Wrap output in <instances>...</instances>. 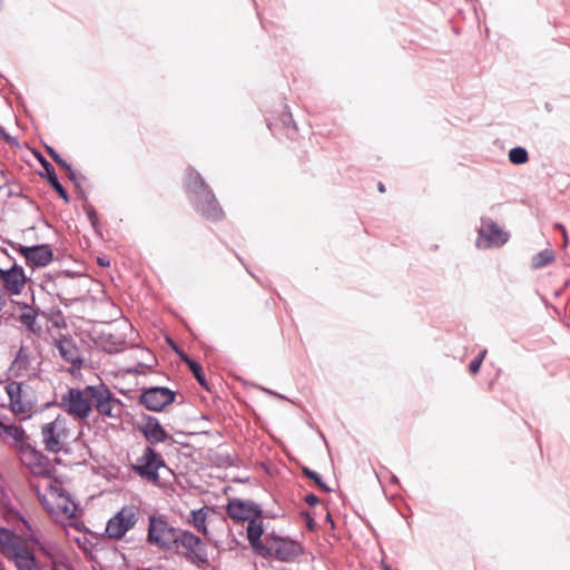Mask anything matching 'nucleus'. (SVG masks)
Instances as JSON below:
<instances>
[{
  "label": "nucleus",
  "mask_w": 570,
  "mask_h": 570,
  "mask_svg": "<svg viewBox=\"0 0 570 570\" xmlns=\"http://www.w3.org/2000/svg\"><path fill=\"white\" fill-rule=\"evenodd\" d=\"M200 187L202 196L199 198L193 199L197 212H199L202 216L205 217L206 219H220L224 213L215 195L212 193V190L208 188L205 181L200 180Z\"/></svg>",
  "instance_id": "obj_14"
},
{
  "label": "nucleus",
  "mask_w": 570,
  "mask_h": 570,
  "mask_svg": "<svg viewBox=\"0 0 570 570\" xmlns=\"http://www.w3.org/2000/svg\"><path fill=\"white\" fill-rule=\"evenodd\" d=\"M554 261V254L550 249H544L538 253L532 258V267L538 269L547 266L548 264L552 263Z\"/></svg>",
  "instance_id": "obj_25"
},
{
  "label": "nucleus",
  "mask_w": 570,
  "mask_h": 570,
  "mask_svg": "<svg viewBox=\"0 0 570 570\" xmlns=\"http://www.w3.org/2000/svg\"><path fill=\"white\" fill-rule=\"evenodd\" d=\"M487 354V351H482L478 357H475L474 360L471 361L470 365H469V370L472 374H476L481 367V364L483 362V358Z\"/></svg>",
  "instance_id": "obj_33"
},
{
  "label": "nucleus",
  "mask_w": 570,
  "mask_h": 570,
  "mask_svg": "<svg viewBox=\"0 0 570 570\" xmlns=\"http://www.w3.org/2000/svg\"><path fill=\"white\" fill-rule=\"evenodd\" d=\"M8 556L13 559L18 570H39L36 561V544L38 539L7 538Z\"/></svg>",
  "instance_id": "obj_5"
},
{
  "label": "nucleus",
  "mask_w": 570,
  "mask_h": 570,
  "mask_svg": "<svg viewBox=\"0 0 570 570\" xmlns=\"http://www.w3.org/2000/svg\"><path fill=\"white\" fill-rule=\"evenodd\" d=\"M70 434L71 431L68 426V420L62 415H58L55 420L41 426V443L49 453L58 454L66 452L71 436Z\"/></svg>",
  "instance_id": "obj_3"
},
{
  "label": "nucleus",
  "mask_w": 570,
  "mask_h": 570,
  "mask_svg": "<svg viewBox=\"0 0 570 570\" xmlns=\"http://www.w3.org/2000/svg\"><path fill=\"white\" fill-rule=\"evenodd\" d=\"M23 465L32 474L30 487L45 510L53 518L71 519L76 512V504L55 476L56 466L52 461L41 451L27 450Z\"/></svg>",
  "instance_id": "obj_1"
},
{
  "label": "nucleus",
  "mask_w": 570,
  "mask_h": 570,
  "mask_svg": "<svg viewBox=\"0 0 570 570\" xmlns=\"http://www.w3.org/2000/svg\"><path fill=\"white\" fill-rule=\"evenodd\" d=\"M558 227L564 233L563 226L559 225Z\"/></svg>",
  "instance_id": "obj_38"
},
{
  "label": "nucleus",
  "mask_w": 570,
  "mask_h": 570,
  "mask_svg": "<svg viewBox=\"0 0 570 570\" xmlns=\"http://www.w3.org/2000/svg\"><path fill=\"white\" fill-rule=\"evenodd\" d=\"M100 341L102 350L109 354L119 353L124 351L126 346L125 338L117 334H104Z\"/></svg>",
  "instance_id": "obj_21"
},
{
  "label": "nucleus",
  "mask_w": 570,
  "mask_h": 570,
  "mask_svg": "<svg viewBox=\"0 0 570 570\" xmlns=\"http://www.w3.org/2000/svg\"><path fill=\"white\" fill-rule=\"evenodd\" d=\"M47 153L59 166L68 171L70 179H75V171L72 170L71 166L66 160H63L52 147L48 146Z\"/></svg>",
  "instance_id": "obj_31"
},
{
  "label": "nucleus",
  "mask_w": 570,
  "mask_h": 570,
  "mask_svg": "<svg viewBox=\"0 0 570 570\" xmlns=\"http://www.w3.org/2000/svg\"><path fill=\"white\" fill-rule=\"evenodd\" d=\"M7 538H20V537L13 534L12 532L8 531L7 529H3V528L0 529V544L2 546L3 550L8 553V544L6 543V541H8Z\"/></svg>",
  "instance_id": "obj_34"
},
{
  "label": "nucleus",
  "mask_w": 570,
  "mask_h": 570,
  "mask_svg": "<svg viewBox=\"0 0 570 570\" xmlns=\"http://www.w3.org/2000/svg\"><path fill=\"white\" fill-rule=\"evenodd\" d=\"M140 518V509L136 504L124 505L106 525V534L109 539H122L128 531L134 529Z\"/></svg>",
  "instance_id": "obj_6"
},
{
  "label": "nucleus",
  "mask_w": 570,
  "mask_h": 570,
  "mask_svg": "<svg viewBox=\"0 0 570 570\" xmlns=\"http://www.w3.org/2000/svg\"><path fill=\"white\" fill-rule=\"evenodd\" d=\"M60 356L75 368H80L82 357L79 348L71 340L62 338L57 344Z\"/></svg>",
  "instance_id": "obj_19"
},
{
  "label": "nucleus",
  "mask_w": 570,
  "mask_h": 570,
  "mask_svg": "<svg viewBox=\"0 0 570 570\" xmlns=\"http://www.w3.org/2000/svg\"><path fill=\"white\" fill-rule=\"evenodd\" d=\"M206 517L207 513L205 512L204 509L191 511L190 523L198 532H202L204 534L207 533Z\"/></svg>",
  "instance_id": "obj_27"
},
{
  "label": "nucleus",
  "mask_w": 570,
  "mask_h": 570,
  "mask_svg": "<svg viewBox=\"0 0 570 570\" xmlns=\"http://www.w3.org/2000/svg\"><path fill=\"white\" fill-rule=\"evenodd\" d=\"M256 519L257 518L248 520L247 525V539L253 547H257L258 543H261V537L263 534L262 522H258Z\"/></svg>",
  "instance_id": "obj_23"
},
{
  "label": "nucleus",
  "mask_w": 570,
  "mask_h": 570,
  "mask_svg": "<svg viewBox=\"0 0 570 570\" xmlns=\"http://www.w3.org/2000/svg\"><path fill=\"white\" fill-rule=\"evenodd\" d=\"M58 406L75 420H86L95 409L106 417H119L122 403L102 383L83 389L69 387L60 395Z\"/></svg>",
  "instance_id": "obj_2"
},
{
  "label": "nucleus",
  "mask_w": 570,
  "mask_h": 570,
  "mask_svg": "<svg viewBox=\"0 0 570 570\" xmlns=\"http://www.w3.org/2000/svg\"><path fill=\"white\" fill-rule=\"evenodd\" d=\"M264 548L268 554L282 561H289L299 553V546L295 541L277 535H266Z\"/></svg>",
  "instance_id": "obj_12"
},
{
  "label": "nucleus",
  "mask_w": 570,
  "mask_h": 570,
  "mask_svg": "<svg viewBox=\"0 0 570 570\" xmlns=\"http://www.w3.org/2000/svg\"><path fill=\"white\" fill-rule=\"evenodd\" d=\"M509 160L514 165H523L529 160L528 151L523 147H514L509 151Z\"/></svg>",
  "instance_id": "obj_29"
},
{
  "label": "nucleus",
  "mask_w": 570,
  "mask_h": 570,
  "mask_svg": "<svg viewBox=\"0 0 570 570\" xmlns=\"http://www.w3.org/2000/svg\"><path fill=\"white\" fill-rule=\"evenodd\" d=\"M305 502H306L308 505L314 507V505H316V504L320 502V500H318V498H317L315 494L309 493V494H307V495L305 497Z\"/></svg>",
  "instance_id": "obj_35"
},
{
  "label": "nucleus",
  "mask_w": 570,
  "mask_h": 570,
  "mask_svg": "<svg viewBox=\"0 0 570 570\" xmlns=\"http://www.w3.org/2000/svg\"><path fill=\"white\" fill-rule=\"evenodd\" d=\"M176 393L167 387H148L139 395V403L147 410L160 412L175 401Z\"/></svg>",
  "instance_id": "obj_11"
},
{
  "label": "nucleus",
  "mask_w": 570,
  "mask_h": 570,
  "mask_svg": "<svg viewBox=\"0 0 570 570\" xmlns=\"http://www.w3.org/2000/svg\"><path fill=\"white\" fill-rule=\"evenodd\" d=\"M508 242V234L493 220L483 219L479 228L476 246L479 248L499 247Z\"/></svg>",
  "instance_id": "obj_13"
},
{
  "label": "nucleus",
  "mask_w": 570,
  "mask_h": 570,
  "mask_svg": "<svg viewBox=\"0 0 570 570\" xmlns=\"http://www.w3.org/2000/svg\"><path fill=\"white\" fill-rule=\"evenodd\" d=\"M98 263L101 266H108L109 265V261L106 259L105 257L104 258H98Z\"/></svg>",
  "instance_id": "obj_36"
},
{
  "label": "nucleus",
  "mask_w": 570,
  "mask_h": 570,
  "mask_svg": "<svg viewBox=\"0 0 570 570\" xmlns=\"http://www.w3.org/2000/svg\"><path fill=\"white\" fill-rule=\"evenodd\" d=\"M19 321L28 330L35 332V326L37 323V312L30 306L26 305L24 311L19 315Z\"/></svg>",
  "instance_id": "obj_26"
},
{
  "label": "nucleus",
  "mask_w": 570,
  "mask_h": 570,
  "mask_svg": "<svg viewBox=\"0 0 570 570\" xmlns=\"http://www.w3.org/2000/svg\"><path fill=\"white\" fill-rule=\"evenodd\" d=\"M175 543L180 544L185 549V557L191 563H208V553L205 543L190 531L180 530Z\"/></svg>",
  "instance_id": "obj_9"
},
{
  "label": "nucleus",
  "mask_w": 570,
  "mask_h": 570,
  "mask_svg": "<svg viewBox=\"0 0 570 570\" xmlns=\"http://www.w3.org/2000/svg\"><path fill=\"white\" fill-rule=\"evenodd\" d=\"M11 407L18 414H28L36 405V396L30 386L20 382H10L6 386Z\"/></svg>",
  "instance_id": "obj_8"
},
{
  "label": "nucleus",
  "mask_w": 570,
  "mask_h": 570,
  "mask_svg": "<svg viewBox=\"0 0 570 570\" xmlns=\"http://www.w3.org/2000/svg\"><path fill=\"white\" fill-rule=\"evenodd\" d=\"M39 550L46 558L52 560L53 567H56V556L58 553V548L55 544L43 543L38 540V544H36V551Z\"/></svg>",
  "instance_id": "obj_30"
},
{
  "label": "nucleus",
  "mask_w": 570,
  "mask_h": 570,
  "mask_svg": "<svg viewBox=\"0 0 570 570\" xmlns=\"http://www.w3.org/2000/svg\"><path fill=\"white\" fill-rule=\"evenodd\" d=\"M200 180L204 181L198 173L189 171L186 178L187 190L193 194V199L202 196Z\"/></svg>",
  "instance_id": "obj_24"
},
{
  "label": "nucleus",
  "mask_w": 570,
  "mask_h": 570,
  "mask_svg": "<svg viewBox=\"0 0 570 570\" xmlns=\"http://www.w3.org/2000/svg\"><path fill=\"white\" fill-rule=\"evenodd\" d=\"M180 530L170 527L163 518L149 517L148 542L159 548H170Z\"/></svg>",
  "instance_id": "obj_7"
},
{
  "label": "nucleus",
  "mask_w": 570,
  "mask_h": 570,
  "mask_svg": "<svg viewBox=\"0 0 570 570\" xmlns=\"http://www.w3.org/2000/svg\"><path fill=\"white\" fill-rule=\"evenodd\" d=\"M20 253L27 262L37 267L47 266L53 257L52 249L49 245L21 246Z\"/></svg>",
  "instance_id": "obj_18"
},
{
  "label": "nucleus",
  "mask_w": 570,
  "mask_h": 570,
  "mask_svg": "<svg viewBox=\"0 0 570 570\" xmlns=\"http://www.w3.org/2000/svg\"><path fill=\"white\" fill-rule=\"evenodd\" d=\"M32 354L28 347L21 346L17 353V356L12 363V370L17 372V375H27L32 364Z\"/></svg>",
  "instance_id": "obj_20"
},
{
  "label": "nucleus",
  "mask_w": 570,
  "mask_h": 570,
  "mask_svg": "<svg viewBox=\"0 0 570 570\" xmlns=\"http://www.w3.org/2000/svg\"><path fill=\"white\" fill-rule=\"evenodd\" d=\"M0 438L8 444L19 450L20 461L23 464V455L27 450L38 451L26 435L24 430L9 420H0Z\"/></svg>",
  "instance_id": "obj_10"
},
{
  "label": "nucleus",
  "mask_w": 570,
  "mask_h": 570,
  "mask_svg": "<svg viewBox=\"0 0 570 570\" xmlns=\"http://www.w3.org/2000/svg\"><path fill=\"white\" fill-rule=\"evenodd\" d=\"M137 429L150 445L166 442L169 439V434L161 426L159 420L151 415H145Z\"/></svg>",
  "instance_id": "obj_15"
},
{
  "label": "nucleus",
  "mask_w": 570,
  "mask_h": 570,
  "mask_svg": "<svg viewBox=\"0 0 570 570\" xmlns=\"http://www.w3.org/2000/svg\"><path fill=\"white\" fill-rule=\"evenodd\" d=\"M40 163H41L42 167L45 168V170L47 173V179H48L49 184L51 185V187L59 194V196L66 203H68L69 202V197H68L67 190L60 184V181H59V179L57 177V174L55 171L53 166L49 161H47L45 158H41Z\"/></svg>",
  "instance_id": "obj_22"
},
{
  "label": "nucleus",
  "mask_w": 570,
  "mask_h": 570,
  "mask_svg": "<svg viewBox=\"0 0 570 570\" xmlns=\"http://www.w3.org/2000/svg\"><path fill=\"white\" fill-rule=\"evenodd\" d=\"M183 360L188 365L189 370L193 372L194 376L198 381V383L203 386H206V379L203 373V367L196 361L189 358L188 356H183Z\"/></svg>",
  "instance_id": "obj_28"
},
{
  "label": "nucleus",
  "mask_w": 570,
  "mask_h": 570,
  "mask_svg": "<svg viewBox=\"0 0 570 570\" xmlns=\"http://www.w3.org/2000/svg\"><path fill=\"white\" fill-rule=\"evenodd\" d=\"M0 281L11 295H19L26 287L27 276L21 266L14 264L9 269L0 268Z\"/></svg>",
  "instance_id": "obj_16"
},
{
  "label": "nucleus",
  "mask_w": 570,
  "mask_h": 570,
  "mask_svg": "<svg viewBox=\"0 0 570 570\" xmlns=\"http://www.w3.org/2000/svg\"><path fill=\"white\" fill-rule=\"evenodd\" d=\"M379 190H380L381 193H384V191H385V187H384V185H383L382 183H380V184H379Z\"/></svg>",
  "instance_id": "obj_37"
},
{
  "label": "nucleus",
  "mask_w": 570,
  "mask_h": 570,
  "mask_svg": "<svg viewBox=\"0 0 570 570\" xmlns=\"http://www.w3.org/2000/svg\"><path fill=\"white\" fill-rule=\"evenodd\" d=\"M302 471H303L304 475L307 476L308 479L313 480L321 490H323L324 492L331 491V489L322 481L318 473H316L315 471H312L308 468H303Z\"/></svg>",
  "instance_id": "obj_32"
},
{
  "label": "nucleus",
  "mask_w": 570,
  "mask_h": 570,
  "mask_svg": "<svg viewBox=\"0 0 570 570\" xmlns=\"http://www.w3.org/2000/svg\"><path fill=\"white\" fill-rule=\"evenodd\" d=\"M227 514L234 520L248 521L253 518H259L262 509L253 501L232 499L227 504Z\"/></svg>",
  "instance_id": "obj_17"
},
{
  "label": "nucleus",
  "mask_w": 570,
  "mask_h": 570,
  "mask_svg": "<svg viewBox=\"0 0 570 570\" xmlns=\"http://www.w3.org/2000/svg\"><path fill=\"white\" fill-rule=\"evenodd\" d=\"M131 469L144 481L154 485H159L160 483V471H170L163 455L150 445L142 450V453L136 459Z\"/></svg>",
  "instance_id": "obj_4"
}]
</instances>
